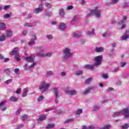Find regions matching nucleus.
Masks as SVG:
<instances>
[{"instance_id": "obj_64", "label": "nucleus", "mask_w": 129, "mask_h": 129, "mask_svg": "<svg viewBox=\"0 0 129 129\" xmlns=\"http://www.w3.org/2000/svg\"><path fill=\"white\" fill-rule=\"evenodd\" d=\"M57 113L58 114H62L63 113V111L62 110H58L57 111Z\"/></svg>"}, {"instance_id": "obj_62", "label": "nucleus", "mask_w": 129, "mask_h": 129, "mask_svg": "<svg viewBox=\"0 0 129 129\" xmlns=\"http://www.w3.org/2000/svg\"><path fill=\"white\" fill-rule=\"evenodd\" d=\"M19 71H20V70L19 69H15L14 70V72L17 74V73H19Z\"/></svg>"}, {"instance_id": "obj_39", "label": "nucleus", "mask_w": 129, "mask_h": 129, "mask_svg": "<svg viewBox=\"0 0 129 129\" xmlns=\"http://www.w3.org/2000/svg\"><path fill=\"white\" fill-rule=\"evenodd\" d=\"M28 119V115H23L22 116V120H26Z\"/></svg>"}, {"instance_id": "obj_35", "label": "nucleus", "mask_w": 129, "mask_h": 129, "mask_svg": "<svg viewBox=\"0 0 129 129\" xmlns=\"http://www.w3.org/2000/svg\"><path fill=\"white\" fill-rule=\"evenodd\" d=\"M110 127H111V125H106L104 126L103 127L100 128L99 129H109Z\"/></svg>"}, {"instance_id": "obj_29", "label": "nucleus", "mask_w": 129, "mask_h": 129, "mask_svg": "<svg viewBox=\"0 0 129 129\" xmlns=\"http://www.w3.org/2000/svg\"><path fill=\"white\" fill-rule=\"evenodd\" d=\"M82 112H83V110L82 109H79L76 111V114L77 115H80Z\"/></svg>"}, {"instance_id": "obj_52", "label": "nucleus", "mask_w": 129, "mask_h": 129, "mask_svg": "<svg viewBox=\"0 0 129 129\" xmlns=\"http://www.w3.org/2000/svg\"><path fill=\"white\" fill-rule=\"evenodd\" d=\"M55 109V108H48L45 109L46 112H48V111H51V110H54Z\"/></svg>"}, {"instance_id": "obj_60", "label": "nucleus", "mask_w": 129, "mask_h": 129, "mask_svg": "<svg viewBox=\"0 0 129 129\" xmlns=\"http://www.w3.org/2000/svg\"><path fill=\"white\" fill-rule=\"evenodd\" d=\"M112 90H113V88L110 87L108 88V89L107 90V91L109 92L110 91H112Z\"/></svg>"}, {"instance_id": "obj_23", "label": "nucleus", "mask_w": 129, "mask_h": 129, "mask_svg": "<svg viewBox=\"0 0 129 129\" xmlns=\"http://www.w3.org/2000/svg\"><path fill=\"white\" fill-rule=\"evenodd\" d=\"M0 30H1V31H4V30H6V24H5V23H0Z\"/></svg>"}, {"instance_id": "obj_26", "label": "nucleus", "mask_w": 129, "mask_h": 129, "mask_svg": "<svg viewBox=\"0 0 129 129\" xmlns=\"http://www.w3.org/2000/svg\"><path fill=\"white\" fill-rule=\"evenodd\" d=\"M59 15L60 17H64L65 16V12L64 11V9H60L59 11Z\"/></svg>"}, {"instance_id": "obj_46", "label": "nucleus", "mask_w": 129, "mask_h": 129, "mask_svg": "<svg viewBox=\"0 0 129 129\" xmlns=\"http://www.w3.org/2000/svg\"><path fill=\"white\" fill-rule=\"evenodd\" d=\"M21 111H22V108H20L18 110H17L16 112V115H19V114L21 113Z\"/></svg>"}, {"instance_id": "obj_13", "label": "nucleus", "mask_w": 129, "mask_h": 129, "mask_svg": "<svg viewBox=\"0 0 129 129\" xmlns=\"http://www.w3.org/2000/svg\"><path fill=\"white\" fill-rule=\"evenodd\" d=\"M66 92L72 96H74V95H76V94H77V91L76 90L71 91L66 90Z\"/></svg>"}, {"instance_id": "obj_41", "label": "nucleus", "mask_w": 129, "mask_h": 129, "mask_svg": "<svg viewBox=\"0 0 129 129\" xmlns=\"http://www.w3.org/2000/svg\"><path fill=\"white\" fill-rule=\"evenodd\" d=\"M6 40V36L5 35H2V36L0 37V41L3 42Z\"/></svg>"}, {"instance_id": "obj_17", "label": "nucleus", "mask_w": 129, "mask_h": 129, "mask_svg": "<svg viewBox=\"0 0 129 129\" xmlns=\"http://www.w3.org/2000/svg\"><path fill=\"white\" fill-rule=\"evenodd\" d=\"M104 50V48L103 47H97L95 49V51L97 53H101L102 52H103Z\"/></svg>"}, {"instance_id": "obj_34", "label": "nucleus", "mask_w": 129, "mask_h": 129, "mask_svg": "<svg viewBox=\"0 0 129 129\" xmlns=\"http://www.w3.org/2000/svg\"><path fill=\"white\" fill-rule=\"evenodd\" d=\"M87 34L88 35H89V36H92V35H94V29H92L91 31H88Z\"/></svg>"}, {"instance_id": "obj_40", "label": "nucleus", "mask_w": 129, "mask_h": 129, "mask_svg": "<svg viewBox=\"0 0 129 129\" xmlns=\"http://www.w3.org/2000/svg\"><path fill=\"white\" fill-rule=\"evenodd\" d=\"M24 27H28L29 28H31L33 27V24L30 23H25L24 24Z\"/></svg>"}, {"instance_id": "obj_51", "label": "nucleus", "mask_w": 129, "mask_h": 129, "mask_svg": "<svg viewBox=\"0 0 129 129\" xmlns=\"http://www.w3.org/2000/svg\"><path fill=\"white\" fill-rule=\"evenodd\" d=\"M4 18L5 19H9V18H11V15L9 14H6L4 15Z\"/></svg>"}, {"instance_id": "obj_20", "label": "nucleus", "mask_w": 129, "mask_h": 129, "mask_svg": "<svg viewBox=\"0 0 129 129\" xmlns=\"http://www.w3.org/2000/svg\"><path fill=\"white\" fill-rule=\"evenodd\" d=\"M58 29L61 30V31H64L66 29V24L64 23H61L59 25Z\"/></svg>"}, {"instance_id": "obj_5", "label": "nucleus", "mask_w": 129, "mask_h": 129, "mask_svg": "<svg viewBox=\"0 0 129 129\" xmlns=\"http://www.w3.org/2000/svg\"><path fill=\"white\" fill-rule=\"evenodd\" d=\"M93 13L97 19H100L101 17V10H100L98 7H96L95 9H93Z\"/></svg>"}, {"instance_id": "obj_8", "label": "nucleus", "mask_w": 129, "mask_h": 129, "mask_svg": "<svg viewBox=\"0 0 129 129\" xmlns=\"http://www.w3.org/2000/svg\"><path fill=\"white\" fill-rule=\"evenodd\" d=\"M32 39L31 41L28 43L29 46H33V45H35V41L37 40V36L36 35V33L33 32L31 33Z\"/></svg>"}, {"instance_id": "obj_43", "label": "nucleus", "mask_w": 129, "mask_h": 129, "mask_svg": "<svg viewBox=\"0 0 129 129\" xmlns=\"http://www.w3.org/2000/svg\"><path fill=\"white\" fill-rule=\"evenodd\" d=\"M11 8V5H6L4 7V10L5 11H7L9 10Z\"/></svg>"}, {"instance_id": "obj_27", "label": "nucleus", "mask_w": 129, "mask_h": 129, "mask_svg": "<svg viewBox=\"0 0 129 129\" xmlns=\"http://www.w3.org/2000/svg\"><path fill=\"white\" fill-rule=\"evenodd\" d=\"M10 101H13V102H16L19 100V99L15 96H12L10 98Z\"/></svg>"}, {"instance_id": "obj_57", "label": "nucleus", "mask_w": 129, "mask_h": 129, "mask_svg": "<svg viewBox=\"0 0 129 129\" xmlns=\"http://www.w3.org/2000/svg\"><path fill=\"white\" fill-rule=\"evenodd\" d=\"M60 75H61V76H62V77H64V76H66V72H61Z\"/></svg>"}, {"instance_id": "obj_10", "label": "nucleus", "mask_w": 129, "mask_h": 129, "mask_svg": "<svg viewBox=\"0 0 129 129\" xmlns=\"http://www.w3.org/2000/svg\"><path fill=\"white\" fill-rule=\"evenodd\" d=\"M7 102H8V101L4 100L0 103V109H1L2 111L7 110V107H6V103H7Z\"/></svg>"}, {"instance_id": "obj_2", "label": "nucleus", "mask_w": 129, "mask_h": 129, "mask_svg": "<svg viewBox=\"0 0 129 129\" xmlns=\"http://www.w3.org/2000/svg\"><path fill=\"white\" fill-rule=\"evenodd\" d=\"M124 115L125 117H129V109L128 108H124L122 110L113 113L112 114L113 117H116L119 115Z\"/></svg>"}, {"instance_id": "obj_32", "label": "nucleus", "mask_w": 129, "mask_h": 129, "mask_svg": "<svg viewBox=\"0 0 129 129\" xmlns=\"http://www.w3.org/2000/svg\"><path fill=\"white\" fill-rule=\"evenodd\" d=\"M53 14L51 12L46 11L45 13L46 17H51Z\"/></svg>"}, {"instance_id": "obj_19", "label": "nucleus", "mask_w": 129, "mask_h": 129, "mask_svg": "<svg viewBox=\"0 0 129 129\" xmlns=\"http://www.w3.org/2000/svg\"><path fill=\"white\" fill-rule=\"evenodd\" d=\"M18 47H15L13 49V50L10 52V54H12V55H18L19 52H18Z\"/></svg>"}, {"instance_id": "obj_1", "label": "nucleus", "mask_w": 129, "mask_h": 129, "mask_svg": "<svg viewBox=\"0 0 129 129\" xmlns=\"http://www.w3.org/2000/svg\"><path fill=\"white\" fill-rule=\"evenodd\" d=\"M35 58V55L34 54H31L30 56L28 57H23V59H24L25 61H27V62H29L30 63L33 62L31 66H30L28 68V64H25L24 66V67L26 69V70H31V68H33L34 66H36L37 63L36 62H34V58Z\"/></svg>"}, {"instance_id": "obj_50", "label": "nucleus", "mask_w": 129, "mask_h": 129, "mask_svg": "<svg viewBox=\"0 0 129 129\" xmlns=\"http://www.w3.org/2000/svg\"><path fill=\"white\" fill-rule=\"evenodd\" d=\"M102 76L103 79H107V78H108V75H107V74H103Z\"/></svg>"}, {"instance_id": "obj_48", "label": "nucleus", "mask_w": 129, "mask_h": 129, "mask_svg": "<svg viewBox=\"0 0 129 129\" xmlns=\"http://www.w3.org/2000/svg\"><path fill=\"white\" fill-rule=\"evenodd\" d=\"M45 7H47V8H48V9H51V8L52 7V5H51V4H50V3H46Z\"/></svg>"}, {"instance_id": "obj_55", "label": "nucleus", "mask_w": 129, "mask_h": 129, "mask_svg": "<svg viewBox=\"0 0 129 129\" xmlns=\"http://www.w3.org/2000/svg\"><path fill=\"white\" fill-rule=\"evenodd\" d=\"M27 34H28V31L24 30H23V31L22 32V35L23 36H26V35H27Z\"/></svg>"}, {"instance_id": "obj_15", "label": "nucleus", "mask_w": 129, "mask_h": 129, "mask_svg": "<svg viewBox=\"0 0 129 129\" xmlns=\"http://www.w3.org/2000/svg\"><path fill=\"white\" fill-rule=\"evenodd\" d=\"M28 92H29V89L28 88H24L22 94V97H27V94L28 93Z\"/></svg>"}, {"instance_id": "obj_25", "label": "nucleus", "mask_w": 129, "mask_h": 129, "mask_svg": "<svg viewBox=\"0 0 129 129\" xmlns=\"http://www.w3.org/2000/svg\"><path fill=\"white\" fill-rule=\"evenodd\" d=\"M35 49H36V50H38V51L40 52L39 53H42V52H44V48L42 46H37L36 47H35Z\"/></svg>"}, {"instance_id": "obj_24", "label": "nucleus", "mask_w": 129, "mask_h": 129, "mask_svg": "<svg viewBox=\"0 0 129 129\" xmlns=\"http://www.w3.org/2000/svg\"><path fill=\"white\" fill-rule=\"evenodd\" d=\"M6 36L7 38H11L13 36V31L12 30L7 31Z\"/></svg>"}, {"instance_id": "obj_38", "label": "nucleus", "mask_w": 129, "mask_h": 129, "mask_svg": "<svg viewBox=\"0 0 129 129\" xmlns=\"http://www.w3.org/2000/svg\"><path fill=\"white\" fill-rule=\"evenodd\" d=\"M46 38L48 40H53V39H54V37L52 35H47Z\"/></svg>"}, {"instance_id": "obj_59", "label": "nucleus", "mask_w": 129, "mask_h": 129, "mask_svg": "<svg viewBox=\"0 0 129 129\" xmlns=\"http://www.w3.org/2000/svg\"><path fill=\"white\" fill-rule=\"evenodd\" d=\"M125 65H126V63L124 62H121V63H120L121 67H124V66H125Z\"/></svg>"}, {"instance_id": "obj_22", "label": "nucleus", "mask_w": 129, "mask_h": 129, "mask_svg": "<svg viewBox=\"0 0 129 129\" xmlns=\"http://www.w3.org/2000/svg\"><path fill=\"white\" fill-rule=\"evenodd\" d=\"M78 20V15H75L73 18V20L71 21L72 24H75L76 22Z\"/></svg>"}, {"instance_id": "obj_21", "label": "nucleus", "mask_w": 129, "mask_h": 129, "mask_svg": "<svg viewBox=\"0 0 129 129\" xmlns=\"http://www.w3.org/2000/svg\"><path fill=\"white\" fill-rule=\"evenodd\" d=\"M92 89H93V87H91L87 89L84 92H83V94H84V95H86L88 94V93H90V91H91Z\"/></svg>"}, {"instance_id": "obj_56", "label": "nucleus", "mask_w": 129, "mask_h": 129, "mask_svg": "<svg viewBox=\"0 0 129 129\" xmlns=\"http://www.w3.org/2000/svg\"><path fill=\"white\" fill-rule=\"evenodd\" d=\"M5 73L6 74L9 75L10 73V70H8V69H6L5 70Z\"/></svg>"}, {"instance_id": "obj_54", "label": "nucleus", "mask_w": 129, "mask_h": 129, "mask_svg": "<svg viewBox=\"0 0 129 129\" xmlns=\"http://www.w3.org/2000/svg\"><path fill=\"white\" fill-rule=\"evenodd\" d=\"M15 59L17 60V61H20L21 59H20V56H19V54L15 55Z\"/></svg>"}, {"instance_id": "obj_7", "label": "nucleus", "mask_w": 129, "mask_h": 129, "mask_svg": "<svg viewBox=\"0 0 129 129\" xmlns=\"http://www.w3.org/2000/svg\"><path fill=\"white\" fill-rule=\"evenodd\" d=\"M36 55L37 56H38V57H40L41 58H45L46 57H51V56L53 55V52H49L46 53H41L40 52H37L36 53Z\"/></svg>"}, {"instance_id": "obj_36", "label": "nucleus", "mask_w": 129, "mask_h": 129, "mask_svg": "<svg viewBox=\"0 0 129 129\" xmlns=\"http://www.w3.org/2000/svg\"><path fill=\"white\" fill-rule=\"evenodd\" d=\"M91 81H92V78H89L85 81V83L86 84H89Z\"/></svg>"}, {"instance_id": "obj_53", "label": "nucleus", "mask_w": 129, "mask_h": 129, "mask_svg": "<svg viewBox=\"0 0 129 129\" xmlns=\"http://www.w3.org/2000/svg\"><path fill=\"white\" fill-rule=\"evenodd\" d=\"M42 99H44V96H40L38 98V101H42Z\"/></svg>"}, {"instance_id": "obj_42", "label": "nucleus", "mask_w": 129, "mask_h": 129, "mask_svg": "<svg viewBox=\"0 0 129 129\" xmlns=\"http://www.w3.org/2000/svg\"><path fill=\"white\" fill-rule=\"evenodd\" d=\"M119 71V68H116L114 69L112 72L113 73H116V72H118Z\"/></svg>"}, {"instance_id": "obj_31", "label": "nucleus", "mask_w": 129, "mask_h": 129, "mask_svg": "<svg viewBox=\"0 0 129 129\" xmlns=\"http://www.w3.org/2000/svg\"><path fill=\"white\" fill-rule=\"evenodd\" d=\"M129 127V124L125 123L124 125L121 126V128L122 129H127Z\"/></svg>"}, {"instance_id": "obj_61", "label": "nucleus", "mask_w": 129, "mask_h": 129, "mask_svg": "<svg viewBox=\"0 0 129 129\" xmlns=\"http://www.w3.org/2000/svg\"><path fill=\"white\" fill-rule=\"evenodd\" d=\"M73 6H68L67 8V10H73Z\"/></svg>"}, {"instance_id": "obj_3", "label": "nucleus", "mask_w": 129, "mask_h": 129, "mask_svg": "<svg viewBox=\"0 0 129 129\" xmlns=\"http://www.w3.org/2000/svg\"><path fill=\"white\" fill-rule=\"evenodd\" d=\"M63 58L66 60L69 59L71 56H72V52H71V49L66 47L64 48L62 50Z\"/></svg>"}, {"instance_id": "obj_45", "label": "nucleus", "mask_w": 129, "mask_h": 129, "mask_svg": "<svg viewBox=\"0 0 129 129\" xmlns=\"http://www.w3.org/2000/svg\"><path fill=\"white\" fill-rule=\"evenodd\" d=\"M13 82V79H9V80H8L7 81H5V84H10V83H11V82Z\"/></svg>"}, {"instance_id": "obj_49", "label": "nucleus", "mask_w": 129, "mask_h": 129, "mask_svg": "<svg viewBox=\"0 0 129 129\" xmlns=\"http://www.w3.org/2000/svg\"><path fill=\"white\" fill-rule=\"evenodd\" d=\"M47 75H48L49 76H51V75H54V72H52V71H47Z\"/></svg>"}, {"instance_id": "obj_14", "label": "nucleus", "mask_w": 129, "mask_h": 129, "mask_svg": "<svg viewBox=\"0 0 129 129\" xmlns=\"http://www.w3.org/2000/svg\"><path fill=\"white\" fill-rule=\"evenodd\" d=\"M52 91L54 93L55 98H58L59 97V91L57 88H53Z\"/></svg>"}, {"instance_id": "obj_4", "label": "nucleus", "mask_w": 129, "mask_h": 129, "mask_svg": "<svg viewBox=\"0 0 129 129\" xmlns=\"http://www.w3.org/2000/svg\"><path fill=\"white\" fill-rule=\"evenodd\" d=\"M50 84H47L45 81H43L39 86V89L42 91V92H46V90L50 87Z\"/></svg>"}, {"instance_id": "obj_63", "label": "nucleus", "mask_w": 129, "mask_h": 129, "mask_svg": "<svg viewBox=\"0 0 129 129\" xmlns=\"http://www.w3.org/2000/svg\"><path fill=\"white\" fill-rule=\"evenodd\" d=\"M111 1L113 4H115L118 2V0H111Z\"/></svg>"}, {"instance_id": "obj_16", "label": "nucleus", "mask_w": 129, "mask_h": 129, "mask_svg": "<svg viewBox=\"0 0 129 129\" xmlns=\"http://www.w3.org/2000/svg\"><path fill=\"white\" fill-rule=\"evenodd\" d=\"M81 36H82V34L80 32H76L73 34V36L75 38H80Z\"/></svg>"}, {"instance_id": "obj_9", "label": "nucleus", "mask_w": 129, "mask_h": 129, "mask_svg": "<svg viewBox=\"0 0 129 129\" xmlns=\"http://www.w3.org/2000/svg\"><path fill=\"white\" fill-rule=\"evenodd\" d=\"M44 7L43 6V4H40L39 7L37 8L34 9L33 12L34 14H36L37 15L39 13H42Z\"/></svg>"}, {"instance_id": "obj_47", "label": "nucleus", "mask_w": 129, "mask_h": 129, "mask_svg": "<svg viewBox=\"0 0 129 129\" xmlns=\"http://www.w3.org/2000/svg\"><path fill=\"white\" fill-rule=\"evenodd\" d=\"M100 108V107L98 105H95L93 107L94 110H98Z\"/></svg>"}, {"instance_id": "obj_58", "label": "nucleus", "mask_w": 129, "mask_h": 129, "mask_svg": "<svg viewBox=\"0 0 129 129\" xmlns=\"http://www.w3.org/2000/svg\"><path fill=\"white\" fill-rule=\"evenodd\" d=\"M15 93H16L17 94H20V93H21V89H20V88L18 89L16 91Z\"/></svg>"}, {"instance_id": "obj_18", "label": "nucleus", "mask_w": 129, "mask_h": 129, "mask_svg": "<svg viewBox=\"0 0 129 129\" xmlns=\"http://www.w3.org/2000/svg\"><path fill=\"white\" fill-rule=\"evenodd\" d=\"M47 118V116L45 114L40 115L39 118L37 119L38 121L40 120V121H43V120H45Z\"/></svg>"}, {"instance_id": "obj_37", "label": "nucleus", "mask_w": 129, "mask_h": 129, "mask_svg": "<svg viewBox=\"0 0 129 129\" xmlns=\"http://www.w3.org/2000/svg\"><path fill=\"white\" fill-rule=\"evenodd\" d=\"M128 38H129L128 35H125L121 37V40H127V39H128Z\"/></svg>"}, {"instance_id": "obj_30", "label": "nucleus", "mask_w": 129, "mask_h": 129, "mask_svg": "<svg viewBox=\"0 0 129 129\" xmlns=\"http://www.w3.org/2000/svg\"><path fill=\"white\" fill-rule=\"evenodd\" d=\"M92 16H94L93 10H90V12L88 14L86 15V17L88 18L89 17H91Z\"/></svg>"}, {"instance_id": "obj_11", "label": "nucleus", "mask_w": 129, "mask_h": 129, "mask_svg": "<svg viewBox=\"0 0 129 129\" xmlns=\"http://www.w3.org/2000/svg\"><path fill=\"white\" fill-rule=\"evenodd\" d=\"M95 67H96L95 66L94 64H87L84 66V69H86L87 70H95Z\"/></svg>"}, {"instance_id": "obj_6", "label": "nucleus", "mask_w": 129, "mask_h": 129, "mask_svg": "<svg viewBox=\"0 0 129 129\" xmlns=\"http://www.w3.org/2000/svg\"><path fill=\"white\" fill-rule=\"evenodd\" d=\"M94 60V66H96V67H98V66L101 64V61H102V55H98L96 56Z\"/></svg>"}, {"instance_id": "obj_44", "label": "nucleus", "mask_w": 129, "mask_h": 129, "mask_svg": "<svg viewBox=\"0 0 129 129\" xmlns=\"http://www.w3.org/2000/svg\"><path fill=\"white\" fill-rule=\"evenodd\" d=\"M74 120L73 119H68L65 121L64 123H69V122H71V121H73Z\"/></svg>"}, {"instance_id": "obj_28", "label": "nucleus", "mask_w": 129, "mask_h": 129, "mask_svg": "<svg viewBox=\"0 0 129 129\" xmlns=\"http://www.w3.org/2000/svg\"><path fill=\"white\" fill-rule=\"evenodd\" d=\"M83 74V71L82 70H78L75 72V75L79 76V75H82Z\"/></svg>"}, {"instance_id": "obj_12", "label": "nucleus", "mask_w": 129, "mask_h": 129, "mask_svg": "<svg viewBox=\"0 0 129 129\" xmlns=\"http://www.w3.org/2000/svg\"><path fill=\"white\" fill-rule=\"evenodd\" d=\"M126 19H127V17L126 16H124L123 18V19L120 21L119 22H118L119 25H122L121 26V29H124V28H125L126 26L125 25H123V24H124V23H125V21H126Z\"/></svg>"}, {"instance_id": "obj_33", "label": "nucleus", "mask_w": 129, "mask_h": 129, "mask_svg": "<svg viewBox=\"0 0 129 129\" xmlns=\"http://www.w3.org/2000/svg\"><path fill=\"white\" fill-rule=\"evenodd\" d=\"M54 126H55V125L54 124H48L46 127L47 129H50V128H53Z\"/></svg>"}]
</instances>
